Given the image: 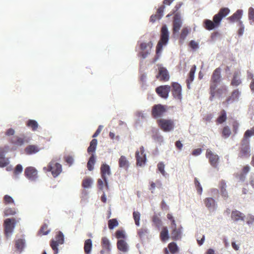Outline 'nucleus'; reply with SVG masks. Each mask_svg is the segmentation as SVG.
<instances>
[{"mask_svg": "<svg viewBox=\"0 0 254 254\" xmlns=\"http://www.w3.org/2000/svg\"><path fill=\"white\" fill-rule=\"evenodd\" d=\"M230 12L228 8L224 7L220 9L218 13L214 15L213 21L205 19L203 21L204 27L208 30H211L219 27L222 18L227 16Z\"/></svg>", "mask_w": 254, "mask_h": 254, "instance_id": "nucleus-1", "label": "nucleus"}, {"mask_svg": "<svg viewBox=\"0 0 254 254\" xmlns=\"http://www.w3.org/2000/svg\"><path fill=\"white\" fill-rule=\"evenodd\" d=\"M169 33L166 25H163L161 29L160 39L156 47V56L153 60L155 63L158 59L159 54L162 52L163 47L166 46L169 41Z\"/></svg>", "mask_w": 254, "mask_h": 254, "instance_id": "nucleus-2", "label": "nucleus"}, {"mask_svg": "<svg viewBox=\"0 0 254 254\" xmlns=\"http://www.w3.org/2000/svg\"><path fill=\"white\" fill-rule=\"evenodd\" d=\"M159 127L164 132H170L175 128V123L173 120L170 119L160 118L157 120Z\"/></svg>", "mask_w": 254, "mask_h": 254, "instance_id": "nucleus-3", "label": "nucleus"}, {"mask_svg": "<svg viewBox=\"0 0 254 254\" xmlns=\"http://www.w3.org/2000/svg\"><path fill=\"white\" fill-rule=\"evenodd\" d=\"M43 170L45 172H51L53 177L56 178L61 173L62 167L61 164L56 160H52L47 167L43 168Z\"/></svg>", "mask_w": 254, "mask_h": 254, "instance_id": "nucleus-4", "label": "nucleus"}, {"mask_svg": "<svg viewBox=\"0 0 254 254\" xmlns=\"http://www.w3.org/2000/svg\"><path fill=\"white\" fill-rule=\"evenodd\" d=\"M249 137H245L244 135V138L242 140L241 146L239 154V157L240 158H248L250 157L251 155L249 142L248 140Z\"/></svg>", "mask_w": 254, "mask_h": 254, "instance_id": "nucleus-5", "label": "nucleus"}, {"mask_svg": "<svg viewBox=\"0 0 254 254\" xmlns=\"http://www.w3.org/2000/svg\"><path fill=\"white\" fill-rule=\"evenodd\" d=\"M167 111V108L166 105L162 104L154 105L151 110V116L154 119L161 118Z\"/></svg>", "mask_w": 254, "mask_h": 254, "instance_id": "nucleus-6", "label": "nucleus"}, {"mask_svg": "<svg viewBox=\"0 0 254 254\" xmlns=\"http://www.w3.org/2000/svg\"><path fill=\"white\" fill-rule=\"evenodd\" d=\"M19 219L7 218L4 221V233L6 237L9 236L13 231L15 225L18 222Z\"/></svg>", "mask_w": 254, "mask_h": 254, "instance_id": "nucleus-7", "label": "nucleus"}, {"mask_svg": "<svg viewBox=\"0 0 254 254\" xmlns=\"http://www.w3.org/2000/svg\"><path fill=\"white\" fill-rule=\"evenodd\" d=\"M152 47V41H149L148 43H141L139 45L141 51L138 53V56L142 59H145L150 54Z\"/></svg>", "mask_w": 254, "mask_h": 254, "instance_id": "nucleus-8", "label": "nucleus"}, {"mask_svg": "<svg viewBox=\"0 0 254 254\" xmlns=\"http://www.w3.org/2000/svg\"><path fill=\"white\" fill-rule=\"evenodd\" d=\"M56 240H52L50 243V246L54 251V254H58L59 252L58 246L62 245L64 242V238L63 233L61 231L58 232L56 236Z\"/></svg>", "mask_w": 254, "mask_h": 254, "instance_id": "nucleus-9", "label": "nucleus"}, {"mask_svg": "<svg viewBox=\"0 0 254 254\" xmlns=\"http://www.w3.org/2000/svg\"><path fill=\"white\" fill-rule=\"evenodd\" d=\"M171 91L173 97L177 100L181 101L182 99V86L178 82H173L171 83Z\"/></svg>", "mask_w": 254, "mask_h": 254, "instance_id": "nucleus-10", "label": "nucleus"}, {"mask_svg": "<svg viewBox=\"0 0 254 254\" xmlns=\"http://www.w3.org/2000/svg\"><path fill=\"white\" fill-rule=\"evenodd\" d=\"M170 91L171 86L168 85H161L155 89L157 94L161 97L165 99L168 98Z\"/></svg>", "mask_w": 254, "mask_h": 254, "instance_id": "nucleus-11", "label": "nucleus"}, {"mask_svg": "<svg viewBox=\"0 0 254 254\" xmlns=\"http://www.w3.org/2000/svg\"><path fill=\"white\" fill-rule=\"evenodd\" d=\"M101 178L104 180L107 189H108V184L107 182V176L111 174L110 166L106 164H103L100 168Z\"/></svg>", "mask_w": 254, "mask_h": 254, "instance_id": "nucleus-12", "label": "nucleus"}, {"mask_svg": "<svg viewBox=\"0 0 254 254\" xmlns=\"http://www.w3.org/2000/svg\"><path fill=\"white\" fill-rule=\"evenodd\" d=\"M135 157L137 165L142 166L145 164L146 159L143 146H141L139 148V151H137L135 152Z\"/></svg>", "mask_w": 254, "mask_h": 254, "instance_id": "nucleus-13", "label": "nucleus"}, {"mask_svg": "<svg viewBox=\"0 0 254 254\" xmlns=\"http://www.w3.org/2000/svg\"><path fill=\"white\" fill-rule=\"evenodd\" d=\"M241 92L238 89L234 90L231 94V95L227 98L226 100L223 102V104L226 107H228L230 104L232 103L235 100H237L240 95Z\"/></svg>", "mask_w": 254, "mask_h": 254, "instance_id": "nucleus-14", "label": "nucleus"}, {"mask_svg": "<svg viewBox=\"0 0 254 254\" xmlns=\"http://www.w3.org/2000/svg\"><path fill=\"white\" fill-rule=\"evenodd\" d=\"M206 157L208 159L209 162L212 166L217 167L219 160V157L217 155L214 154L210 149H207L206 152Z\"/></svg>", "mask_w": 254, "mask_h": 254, "instance_id": "nucleus-15", "label": "nucleus"}, {"mask_svg": "<svg viewBox=\"0 0 254 254\" xmlns=\"http://www.w3.org/2000/svg\"><path fill=\"white\" fill-rule=\"evenodd\" d=\"M24 174L27 178L35 181L38 177L37 171L33 167H28L25 169Z\"/></svg>", "mask_w": 254, "mask_h": 254, "instance_id": "nucleus-16", "label": "nucleus"}, {"mask_svg": "<svg viewBox=\"0 0 254 254\" xmlns=\"http://www.w3.org/2000/svg\"><path fill=\"white\" fill-rule=\"evenodd\" d=\"M9 142L14 146L18 147L23 145L25 142H28V140L25 139V137L15 135L10 137Z\"/></svg>", "mask_w": 254, "mask_h": 254, "instance_id": "nucleus-17", "label": "nucleus"}, {"mask_svg": "<svg viewBox=\"0 0 254 254\" xmlns=\"http://www.w3.org/2000/svg\"><path fill=\"white\" fill-rule=\"evenodd\" d=\"M156 77L160 81H167L169 80L170 76L167 69L164 67H160L158 69V73Z\"/></svg>", "mask_w": 254, "mask_h": 254, "instance_id": "nucleus-18", "label": "nucleus"}, {"mask_svg": "<svg viewBox=\"0 0 254 254\" xmlns=\"http://www.w3.org/2000/svg\"><path fill=\"white\" fill-rule=\"evenodd\" d=\"M182 227L180 226L178 228L176 227L171 228L172 231L171 233V239L174 241L180 240L182 238Z\"/></svg>", "mask_w": 254, "mask_h": 254, "instance_id": "nucleus-19", "label": "nucleus"}, {"mask_svg": "<svg viewBox=\"0 0 254 254\" xmlns=\"http://www.w3.org/2000/svg\"><path fill=\"white\" fill-rule=\"evenodd\" d=\"M179 251V248L177 244L175 242H171L169 243L167 248H165L164 249V254H169V253L171 254H176L178 253Z\"/></svg>", "mask_w": 254, "mask_h": 254, "instance_id": "nucleus-20", "label": "nucleus"}, {"mask_svg": "<svg viewBox=\"0 0 254 254\" xmlns=\"http://www.w3.org/2000/svg\"><path fill=\"white\" fill-rule=\"evenodd\" d=\"M240 75L241 72L240 71H237L234 72L230 83L231 86L236 87L242 84V82L240 77Z\"/></svg>", "mask_w": 254, "mask_h": 254, "instance_id": "nucleus-21", "label": "nucleus"}, {"mask_svg": "<svg viewBox=\"0 0 254 254\" xmlns=\"http://www.w3.org/2000/svg\"><path fill=\"white\" fill-rule=\"evenodd\" d=\"M117 247L118 249L124 253H127L129 250V246L126 241L124 240H119L117 243Z\"/></svg>", "mask_w": 254, "mask_h": 254, "instance_id": "nucleus-22", "label": "nucleus"}, {"mask_svg": "<svg viewBox=\"0 0 254 254\" xmlns=\"http://www.w3.org/2000/svg\"><path fill=\"white\" fill-rule=\"evenodd\" d=\"M231 217L232 219L234 221H238L239 220L244 221L245 215L240 211L235 210L232 211Z\"/></svg>", "mask_w": 254, "mask_h": 254, "instance_id": "nucleus-23", "label": "nucleus"}, {"mask_svg": "<svg viewBox=\"0 0 254 254\" xmlns=\"http://www.w3.org/2000/svg\"><path fill=\"white\" fill-rule=\"evenodd\" d=\"M182 22L180 17L177 16L176 15L174 17V19L173 21V33H176L179 32L180 28L182 26Z\"/></svg>", "mask_w": 254, "mask_h": 254, "instance_id": "nucleus-24", "label": "nucleus"}, {"mask_svg": "<svg viewBox=\"0 0 254 254\" xmlns=\"http://www.w3.org/2000/svg\"><path fill=\"white\" fill-rule=\"evenodd\" d=\"M221 69L219 67L216 68L213 72L211 81L214 83H218L220 81Z\"/></svg>", "mask_w": 254, "mask_h": 254, "instance_id": "nucleus-25", "label": "nucleus"}, {"mask_svg": "<svg viewBox=\"0 0 254 254\" xmlns=\"http://www.w3.org/2000/svg\"><path fill=\"white\" fill-rule=\"evenodd\" d=\"M40 150V148L36 145H28L24 149L26 154L31 155L35 154Z\"/></svg>", "mask_w": 254, "mask_h": 254, "instance_id": "nucleus-26", "label": "nucleus"}, {"mask_svg": "<svg viewBox=\"0 0 254 254\" xmlns=\"http://www.w3.org/2000/svg\"><path fill=\"white\" fill-rule=\"evenodd\" d=\"M195 70H196V65H193L190 68V70L189 73L188 78L186 80V82H187V86H188V88H190V84L193 80Z\"/></svg>", "mask_w": 254, "mask_h": 254, "instance_id": "nucleus-27", "label": "nucleus"}, {"mask_svg": "<svg viewBox=\"0 0 254 254\" xmlns=\"http://www.w3.org/2000/svg\"><path fill=\"white\" fill-rule=\"evenodd\" d=\"M101 246L104 250L108 253L111 250V243L109 240L106 237H103L101 240Z\"/></svg>", "mask_w": 254, "mask_h": 254, "instance_id": "nucleus-28", "label": "nucleus"}, {"mask_svg": "<svg viewBox=\"0 0 254 254\" xmlns=\"http://www.w3.org/2000/svg\"><path fill=\"white\" fill-rule=\"evenodd\" d=\"M137 235L141 240H145L148 238L149 231L146 227H142L137 230Z\"/></svg>", "mask_w": 254, "mask_h": 254, "instance_id": "nucleus-29", "label": "nucleus"}, {"mask_svg": "<svg viewBox=\"0 0 254 254\" xmlns=\"http://www.w3.org/2000/svg\"><path fill=\"white\" fill-rule=\"evenodd\" d=\"M243 11L240 9L237 10L228 19L231 22L239 20L242 16Z\"/></svg>", "mask_w": 254, "mask_h": 254, "instance_id": "nucleus-30", "label": "nucleus"}, {"mask_svg": "<svg viewBox=\"0 0 254 254\" xmlns=\"http://www.w3.org/2000/svg\"><path fill=\"white\" fill-rule=\"evenodd\" d=\"M250 168L249 166L246 165L242 169V171L240 174L237 175L236 177L241 181H244L246 179V176L249 172Z\"/></svg>", "mask_w": 254, "mask_h": 254, "instance_id": "nucleus-31", "label": "nucleus"}, {"mask_svg": "<svg viewBox=\"0 0 254 254\" xmlns=\"http://www.w3.org/2000/svg\"><path fill=\"white\" fill-rule=\"evenodd\" d=\"M205 206L209 209H214L215 206V201L212 197H207L204 199Z\"/></svg>", "mask_w": 254, "mask_h": 254, "instance_id": "nucleus-32", "label": "nucleus"}, {"mask_svg": "<svg viewBox=\"0 0 254 254\" xmlns=\"http://www.w3.org/2000/svg\"><path fill=\"white\" fill-rule=\"evenodd\" d=\"M119 165L121 168L127 169L129 166V162L125 156H121L119 160Z\"/></svg>", "mask_w": 254, "mask_h": 254, "instance_id": "nucleus-33", "label": "nucleus"}, {"mask_svg": "<svg viewBox=\"0 0 254 254\" xmlns=\"http://www.w3.org/2000/svg\"><path fill=\"white\" fill-rule=\"evenodd\" d=\"M226 184L224 180H221L219 183V188L221 191V194L222 196L225 198L228 197V193L226 190Z\"/></svg>", "mask_w": 254, "mask_h": 254, "instance_id": "nucleus-34", "label": "nucleus"}, {"mask_svg": "<svg viewBox=\"0 0 254 254\" xmlns=\"http://www.w3.org/2000/svg\"><path fill=\"white\" fill-rule=\"evenodd\" d=\"M25 240L21 239H19L15 241V245L17 251L21 253L25 247Z\"/></svg>", "mask_w": 254, "mask_h": 254, "instance_id": "nucleus-35", "label": "nucleus"}, {"mask_svg": "<svg viewBox=\"0 0 254 254\" xmlns=\"http://www.w3.org/2000/svg\"><path fill=\"white\" fill-rule=\"evenodd\" d=\"M227 119L226 112L224 110L220 111V115L216 119V123L218 124H221L225 122Z\"/></svg>", "mask_w": 254, "mask_h": 254, "instance_id": "nucleus-36", "label": "nucleus"}, {"mask_svg": "<svg viewBox=\"0 0 254 254\" xmlns=\"http://www.w3.org/2000/svg\"><path fill=\"white\" fill-rule=\"evenodd\" d=\"M92 241L91 239H87L84 242V250L86 254L90 253L92 249Z\"/></svg>", "mask_w": 254, "mask_h": 254, "instance_id": "nucleus-37", "label": "nucleus"}, {"mask_svg": "<svg viewBox=\"0 0 254 254\" xmlns=\"http://www.w3.org/2000/svg\"><path fill=\"white\" fill-rule=\"evenodd\" d=\"M97 145V140L96 139H93L90 143V145L87 148V152L89 153H93L95 151L96 146Z\"/></svg>", "mask_w": 254, "mask_h": 254, "instance_id": "nucleus-38", "label": "nucleus"}, {"mask_svg": "<svg viewBox=\"0 0 254 254\" xmlns=\"http://www.w3.org/2000/svg\"><path fill=\"white\" fill-rule=\"evenodd\" d=\"M26 126L31 128L33 131H35L38 127V123L33 120H29L26 122Z\"/></svg>", "mask_w": 254, "mask_h": 254, "instance_id": "nucleus-39", "label": "nucleus"}, {"mask_svg": "<svg viewBox=\"0 0 254 254\" xmlns=\"http://www.w3.org/2000/svg\"><path fill=\"white\" fill-rule=\"evenodd\" d=\"M95 163V156L94 154H92L87 164V167L89 171H92L93 170Z\"/></svg>", "mask_w": 254, "mask_h": 254, "instance_id": "nucleus-40", "label": "nucleus"}, {"mask_svg": "<svg viewBox=\"0 0 254 254\" xmlns=\"http://www.w3.org/2000/svg\"><path fill=\"white\" fill-rule=\"evenodd\" d=\"M160 237L161 240L163 242L166 241L169 239L168 231L167 227L163 228L160 232Z\"/></svg>", "mask_w": 254, "mask_h": 254, "instance_id": "nucleus-41", "label": "nucleus"}, {"mask_svg": "<svg viewBox=\"0 0 254 254\" xmlns=\"http://www.w3.org/2000/svg\"><path fill=\"white\" fill-rule=\"evenodd\" d=\"M152 221L154 225L159 228L162 224V221L159 216L157 214H154L152 217Z\"/></svg>", "mask_w": 254, "mask_h": 254, "instance_id": "nucleus-42", "label": "nucleus"}, {"mask_svg": "<svg viewBox=\"0 0 254 254\" xmlns=\"http://www.w3.org/2000/svg\"><path fill=\"white\" fill-rule=\"evenodd\" d=\"M218 83H214L212 82L210 86V96L209 97V99L210 101H212L215 95V89L217 87V84Z\"/></svg>", "mask_w": 254, "mask_h": 254, "instance_id": "nucleus-43", "label": "nucleus"}, {"mask_svg": "<svg viewBox=\"0 0 254 254\" xmlns=\"http://www.w3.org/2000/svg\"><path fill=\"white\" fill-rule=\"evenodd\" d=\"M152 138L156 142L161 143L163 142V137L158 132H155L152 135Z\"/></svg>", "mask_w": 254, "mask_h": 254, "instance_id": "nucleus-44", "label": "nucleus"}, {"mask_svg": "<svg viewBox=\"0 0 254 254\" xmlns=\"http://www.w3.org/2000/svg\"><path fill=\"white\" fill-rule=\"evenodd\" d=\"M157 169L163 176H166L167 173L165 171V165L163 162H160L158 163L157 164Z\"/></svg>", "mask_w": 254, "mask_h": 254, "instance_id": "nucleus-45", "label": "nucleus"}, {"mask_svg": "<svg viewBox=\"0 0 254 254\" xmlns=\"http://www.w3.org/2000/svg\"><path fill=\"white\" fill-rule=\"evenodd\" d=\"M133 217L134 220L135 224L136 226H139L140 225V214L138 211H134L133 212Z\"/></svg>", "mask_w": 254, "mask_h": 254, "instance_id": "nucleus-46", "label": "nucleus"}, {"mask_svg": "<svg viewBox=\"0 0 254 254\" xmlns=\"http://www.w3.org/2000/svg\"><path fill=\"white\" fill-rule=\"evenodd\" d=\"M92 183V180L89 178H87L83 180L82 183V186L84 188H88L90 187Z\"/></svg>", "mask_w": 254, "mask_h": 254, "instance_id": "nucleus-47", "label": "nucleus"}, {"mask_svg": "<svg viewBox=\"0 0 254 254\" xmlns=\"http://www.w3.org/2000/svg\"><path fill=\"white\" fill-rule=\"evenodd\" d=\"M231 133L230 128L228 126H225L222 129V136L225 138L228 137Z\"/></svg>", "mask_w": 254, "mask_h": 254, "instance_id": "nucleus-48", "label": "nucleus"}, {"mask_svg": "<svg viewBox=\"0 0 254 254\" xmlns=\"http://www.w3.org/2000/svg\"><path fill=\"white\" fill-rule=\"evenodd\" d=\"M118 224V222L116 219H112L108 221V227L111 230L117 226Z\"/></svg>", "mask_w": 254, "mask_h": 254, "instance_id": "nucleus-49", "label": "nucleus"}, {"mask_svg": "<svg viewBox=\"0 0 254 254\" xmlns=\"http://www.w3.org/2000/svg\"><path fill=\"white\" fill-rule=\"evenodd\" d=\"M16 214V210L15 208H7L4 211V215L7 216L9 215H14Z\"/></svg>", "mask_w": 254, "mask_h": 254, "instance_id": "nucleus-50", "label": "nucleus"}, {"mask_svg": "<svg viewBox=\"0 0 254 254\" xmlns=\"http://www.w3.org/2000/svg\"><path fill=\"white\" fill-rule=\"evenodd\" d=\"M49 232V230L48 228V225L46 224H44L41 227V228L38 234L39 235H45L48 234Z\"/></svg>", "mask_w": 254, "mask_h": 254, "instance_id": "nucleus-51", "label": "nucleus"}, {"mask_svg": "<svg viewBox=\"0 0 254 254\" xmlns=\"http://www.w3.org/2000/svg\"><path fill=\"white\" fill-rule=\"evenodd\" d=\"M194 184L198 193L201 195L202 192V188L198 180L196 178L194 179Z\"/></svg>", "mask_w": 254, "mask_h": 254, "instance_id": "nucleus-52", "label": "nucleus"}, {"mask_svg": "<svg viewBox=\"0 0 254 254\" xmlns=\"http://www.w3.org/2000/svg\"><path fill=\"white\" fill-rule=\"evenodd\" d=\"M167 217L171 221L170 228H173L177 226L175 220L171 214H167Z\"/></svg>", "mask_w": 254, "mask_h": 254, "instance_id": "nucleus-53", "label": "nucleus"}, {"mask_svg": "<svg viewBox=\"0 0 254 254\" xmlns=\"http://www.w3.org/2000/svg\"><path fill=\"white\" fill-rule=\"evenodd\" d=\"M116 238L119 239H125L126 238V235L125 231L123 230H117L115 233Z\"/></svg>", "mask_w": 254, "mask_h": 254, "instance_id": "nucleus-54", "label": "nucleus"}, {"mask_svg": "<svg viewBox=\"0 0 254 254\" xmlns=\"http://www.w3.org/2000/svg\"><path fill=\"white\" fill-rule=\"evenodd\" d=\"M3 202L4 204L14 203V200L12 198L8 195H5L3 197Z\"/></svg>", "mask_w": 254, "mask_h": 254, "instance_id": "nucleus-55", "label": "nucleus"}, {"mask_svg": "<svg viewBox=\"0 0 254 254\" xmlns=\"http://www.w3.org/2000/svg\"><path fill=\"white\" fill-rule=\"evenodd\" d=\"M97 186L99 190H103L104 186L106 187L105 182L102 179H99L97 181Z\"/></svg>", "mask_w": 254, "mask_h": 254, "instance_id": "nucleus-56", "label": "nucleus"}, {"mask_svg": "<svg viewBox=\"0 0 254 254\" xmlns=\"http://www.w3.org/2000/svg\"><path fill=\"white\" fill-rule=\"evenodd\" d=\"M22 166L20 164H18L16 166L13 173L15 175H18L22 172Z\"/></svg>", "mask_w": 254, "mask_h": 254, "instance_id": "nucleus-57", "label": "nucleus"}, {"mask_svg": "<svg viewBox=\"0 0 254 254\" xmlns=\"http://www.w3.org/2000/svg\"><path fill=\"white\" fill-rule=\"evenodd\" d=\"M189 33V30L187 28H184L180 35V38L182 40H184Z\"/></svg>", "mask_w": 254, "mask_h": 254, "instance_id": "nucleus-58", "label": "nucleus"}, {"mask_svg": "<svg viewBox=\"0 0 254 254\" xmlns=\"http://www.w3.org/2000/svg\"><path fill=\"white\" fill-rule=\"evenodd\" d=\"M8 164V160L4 157H0V167H4Z\"/></svg>", "mask_w": 254, "mask_h": 254, "instance_id": "nucleus-59", "label": "nucleus"}, {"mask_svg": "<svg viewBox=\"0 0 254 254\" xmlns=\"http://www.w3.org/2000/svg\"><path fill=\"white\" fill-rule=\"evenodd\" d=\"M253 135H254V126L251 129H248L245 132V137H251Z\"/></svg>", "mask_w": 254, "mask_h": 254, "instance_id": "nucleus-60", "label": "nucleus"}, {"mask_svg": "<svg viewBox=\"0 0 254 254\" xmlns=\"http://www.w3.org/2000/svg\"><path fill=\"white\" fill-rule=\"evenodd\" d=\"M161 18L160 15L157 14L152 15L150 18V21L153 23L155 22L157 20H159Z\"/></svg>", "mask_w": 254, "mask_h": 254, "instance_id": "nucleus-61", "label": "nucleus"}, {"mask_svg": "<svg viewBox=\"0 0 254 254\" xmlns=\"http://www.w3.org/2000/svg\"><path fill=\"white\" fill-rule=\"evenodd\" d=\"M249 18L250 20L254 21V9L252 7L249 9Z\"/></svg>", "mask_w": 254, "mask_h": 254, "instance_id": "nucleus-62", "label": "nucleus"}, {"mask_svg": "<svg viewBox=\"0 0 254 254\" xmlns=\"http://www.w3.org/2000/svg\"><path fill=\"white\" fill-rule=\"evenodd\" d=\"M239 124L237 121H234L232 124L233 130L235 134L237 133Z\"/></svg>", "mask_w": 254, "mask_h": 254, "instance_id": "nucleus-63", "label": "nucleus"}, {"mask_svg": "<svg viewBox=\"0 0 254 254\" xmlns=\"http://www.w3.org/2000/svg\"><path fill=\"white\" fill-rule=\"evenodd\" d=\"M189 45L190 47L194 50L198 48V45L197 43L193 40H191L190 41Z\"/></svg>", "mask_w": 254, "mask_h": 254, "instance_id": "nucleus-64", "label": "nucleus"}]
</instances>
